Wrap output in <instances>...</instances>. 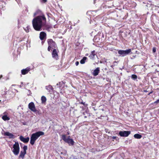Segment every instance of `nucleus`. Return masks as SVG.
<instances>
[{"label": "nucleus", "mask_w": 159, "mask_h": 159, "mask_svg": "<svg viewBox=\"0 0 159 159\" xmlns=\"http://www.w3.org/2000/svg\"><path fill=\"white\" fill-rule=\"evenodd\" d=\"M46 19L44 15L39 16L34 18L32 20L34 28L36 31H41L42 27L45 25Z\"/></svg>", "instance_id": "obj_1"}, {"label": "nucleus", "mask_w": 159, "mask_h": 159, "mask_svg": "<svg viewBox=\"0 0 159 159\" xmlns=\"http://www.w3.org/2000/svg\"><path fill=\"white\" fill-rule=\"evenodd\" d=\"M44 134L42 131H38L32 134L30 137V143L32 145L34 144L35 141L41 135Z\"/></svg>", "instance_id": "obj_2"}, {"label": "nucleus", "mask_w": 159, "mask_h": 159, "mask_svg": "<svg viewBox=\"0 0 159 159\" xmlns=\"http://www.w3.org/2000/svg\"><path fill=\"white\" fill-rule=\"evenodd\" d=\"M47 42L48 45V50H50L51 49L53 50H57V45L56 43L52 39H48Z\"/></svg>", "instance_id": "obj_3"}, {"label": "nucleus", "mask_w": 159, "mask_h": 159, "mask_svg": "<svg viewBox=\"0 0 159 159\" xmlns=\"http://www.w3.org/2000/svg\"><path fill=\"white\" fill-rule=\"evenodd\" d=\"M12 152L15 155L18 154L20 151V147L18 142H15L13 146Z\"/></svg>", "instance_id": "obj_4"}, {"label": "nucleus", "mask_w": 159, "mask_h": 159, "mask_svg": "<svg viewBox=\"0 0 159 159\" xmlns=\"http://www.w3.org/2000/svg\"><path fill=\"white\" fill-rule=\"evenodd\" d=\"M69 136L66 138L65 135L62 136V139L66 142L68 143L70 145H73L74 144V142L72 139H70Z\"/></svg>", "instance_id": "obj_5"}, {"label": "nucleus", "mask_w": 159, "mask_h": 159, "mask_svg": "<svg viewBox=\"0 0 159 159\" xmlns=\"http://www.w3.org/2000/svg\"><path fill=\"white\" fill-rule=\"evenodd\" d=\"M130 133L129 131H121L119 133V135L122 137H127Z\"/></svg>", "instance_id": "obj_6"}, {"label": "nucleus", "mask_w": 159, "mask_h": 159, "mask_svg": "<svg viewBox=\"0 0 159 159\" xmlns=\"http://www.w3.org/2000/svg\"><path fill=\"white\" fill-rule=\"evenodd\" d=\"M130 52L131 50H119L118 52L122 56H124L130 53Z\"/></svg>", "instance_id": "obj_7"}, {"label": "nucleus", "mask_w": 159, "mask_h": 159, "mask_svg": "<svg viewBox=\"0 0 159 159\" xmlns=\"http://www.w3.org/2000/svg\"><path fill=\"white\" fill-rule=\"evenodd\" d=\"M28 106L29 108L32 111L34 112H36V111L37 110L35 109L34 104L33 102H31L29 104Z\"/></svg>", "instance_id": "obj_8"}, {"label": "nucleus", "mask_w": 159, "mask_h": 159, "mask_svg": "<svg viewBox=\"0 0 159 159\" xmlns=\"http://www.w3.org/2000/svg\"><path fill=\"white\" fill-rule=\"evenodd\" d=\"M20 139L21 141L23 142L24 143H27L29 142L30 138L29 137H27L26 138H25L23 136H20Z\"/></svg>", "instance_id": "obj_9"}, {"label": "nucleus", "mask_w": 159, "mask_h": 159, "mask_svg": "<svg viewBox=\"0 0 159 159\" xmlns=\"http://www.w3.org/2000/svg\"><path fill=\"white\" fill-rule=\"evenodd\" d=\"M46 34L44 32H41L39 34V38L40 40H43L46 39Z\"/></svg>", "instance_id": "obj_10"}, {"label": "nucleus", "mask_w": 159, "mask_h": 159, "mask_svg": "<svg viewBox=\"0 0 159 159\" xmlns=\"http://www.w3.org/2000/svg\"><path fill=\"white\" fill-rule=\"evenodd\" d=\"M4 135L8 136L10 139L14 138V135L10 133L9 132H6L4 133Z\"/></svg>", "instance_id": "obj_11"}, {"label": "nucleus", "mask_w": 159, "mask_h": 159, "mask_svg": "<svg viewBox=\"0 0 159 159\" xmlns=\"http://www.w3.org/2000/svg\"><path fill=\"white\" fill-rule=\"evenodd\" d=\"M52 55V57L55 59L57 60L58 59V55L57 50H53Z\"/></svg>", "instance_id": "obj_12"}, {"label": "nucleus", "mask_w": 159, "mask_h": 159, "mask_svg": "<svg viewBox=\"0 0 159 159\" xmlns=\"http://www.w3.org/2000/svg\"><path fill=\"white\" fill-rule=\"evenodd\" d=\"M30 70V68L29 67H27L26 68L21 70V73L23 75H25L27 74Z\"/></svg>", "instance_id": "obj_13"}, {"label": "nucleus", "mask_w": 159, "mask_h": 159, "mask_svg": "<svg viewBox=\"0 0 159 159\" xmlns=\"http://www.w3.org/2000/svg\"><path fill=\"white\" fill-rule=\"evenodd\" d=\"M99 67L97 68L93 72V75L94 76H97L98 75L99 72Z\"/></svg>", "instance_id": "obj_14"}, {"label": "nucleus", "mask_w": 159, "mask_h": 159, "mask_svg": "<svg viewBox=\"0 0 159 159\" xmlns=\"http://www.w3.org/2000/svg\"><path fill=\"white\" fill-rule=\"evenodd\" d=\"M26 152H24L23 151H21L20 155H19V157H21L22 159H23L25 156V155L26 154Z\"/></svg>", "instance_id": "obj_15"}, {"label": "nucleus", "mask_w": 159, "mask_h": 159, "mask_svg": "<svg viewBox=\"0 0 159 159\" xmlns=\"http://www.w3.org/2000/svg\"><path fill=\"white\" fill-rule=\"evenodd\" d=\"M95 55V51L94 50L92 52L91 54L90 55L89 57L91 59H93L94 58Z\"/></svg>", "instance_id": "obj_16"}, {"label": "nucleus", "mask_w": 159, "mask_h": 159, "mask_svg": "<svg viewBox=\"0 0 159 159\" xmlns=\"http://www.w3.org/2000/svg\"><path fill=\"white\" fill-rule=\"evenodd\" d=\"M87 59V57H83L82 59L80 61V63L81 64H84L85 62V61Z\"/></svg>", "instance_id": "obj_17"}, {"label": "nucleus", "mask_w": 159, "mask_h": 159, "mask_svg": "<svg viewBox=\"0 0 159 159\" xmlns=\"http://www.w3.org/2000/svg\"><path fill=\"white\" fill-rule=\"evenodd\" d=\"M142 137L141 135L138 134H135L134 135V137L137 139H140L142 138Z\"/></svg>", "instance_id": "obj_18"}, {"label": "nucleus", "mask_w": 159, "mask_h": 159, "mask_svg": "<svg viewBox=\"0 0 159 159\" xmlns=\"http://www.w3.org/2000/svg\"><path fill=\"white\" fill-rule=\"evenodd\" d=\"M80 104L83 105V106H82V107L83 110H84L86 108L87 105L85 104V102L84 103L82 102H80Z\"/></svg>", "instance_id": "obj_19"}, {"label": "nucleus", "mask_w": 159, "mask_h": 159, "mask_svg": "<svg viewBox=\"0 0 159 159\" xmlns=\"http://www.w3.org/2000/svg\"><path fill=\"white\" fill-rule=\"evenodd\" d=\"M2 118L3 119V120H10L9 118L7 117V116L6 115L3 116L2 117Z\"/></svg>", "instance_id": "obj_20"}, {"label": "nucleus", "mask_w": 159, "mask_h": 159, "mask_svg": "<svg viewBox=\"0 0 159 159\" xmlns=\"http://www.w3.org/2000/svg\"><path fill=\"white\" fill-rule=\"evenodd\" d=\"M46 89L47 90H48L49 91H50V90H52L53 88L51 85H49L48 86H46Z\"/></svg>", "instance_id": "obj_21"}, {"label": "nucleus", "mask_w": 159, "mask_h": 159, "mask_svg": "<svg viewBox=\"0 0 159 159\" xmlns=\"http://www.w3.org/2000/svg\"><path fill=\"white\" fill-rule=\"evenodd\" d=\"M46 98L44 96H42L41 97V101L42 103H44L46 102Z\"/></svg>", "instance_id": "obj_22"}, {"label": "nucleus", "mask_w": 159, "mask_h": 159, "mask_svg": "<svg viewBox=\"0 0 159 159\" xmlns=\"http://www.w3.org/2000/svg\"><path fill=\"white\" fill-rule=\"evenodd\" d=\"M29 26H27L26 28H24V29L27 33L29 32Z\"/></svg>", "instance_id": "obj_23"}, {"label": "nucleus", "mask_w": 159, "mask_h": 159, "mask_svg": "<svg viewBox=\"0 0 159 159\" xmlns=\"http://www.w3.org/2000/svg\"><path fill=\"white\" fill-rule=\"evenodd\" d=\"M131 78L132 79L135 80L137 78V76L135 75H133L131 76Z\"/></svg>", "instance_id": "obj_24"}, {"label": "nucleus", "mask_w": 159, "mask_h": 159, "mask_svg": "<svg viewBox=\"0 0 159 159\" xmlns=\"http://www.w3.org/2000/svg\"><path fill=\"white\" fill-rule=\"evenodd\" d=\"M27 149V146H24L23 147V152H26V151Z\"/></svg>", "instance_id": "obj_25"}, {"label": "nucleus", "mask_w": 159, "mask_h": 159, "mask_svg": "<svg viewBox=\"0 0 159 159\" xmlns=\"http://www.w3.org/2000/svg\"><path fill=\"white\" fill-rule=\"evenodd\" d=\"M41 0V2H43V3H45L47 1V0Z\"/></svg>", "instance_id": "obj_26"}, {"label": "nucleus", "mask_w": 159, "mask_h": 159, "mask_svg": "<svg viewBox=\"0 0 159 159\" xmlns=\"http://www.w3.org/2000/svg\"><path fill=\"white\" fill-rule=\"evenodd\" d=\"M159 102V99L157 100L156 101L154 102V103H157Z\"/></svg>", "instance_id": "obj_27"}, {"label": "nucleus", "mask_w": 159, "mask_h": 159, "mask_svg": "<svg viewBox=\"0 0 159 159\" xmlns=\"http://www.w3.org/2000/svg\"><path fill=\"white\" fill-rule=\"evenodd\" d=\"M84 112L83 113V115H81V116L82 117H86V116H84Z\"/></svg>", "instance_id": "obj_28"}, {"label": "nucleus", "mask_w": 159, "mask_h": 159, "mask_svg": "<svg viewBox=\"0 0 159 159\" xmlns=\"http://www.w3.org/2000/svg\"><path fill=\"white\" fill-rule=\"evenodd\" d=\"M75 64L76 66H78L79 64V62L78 61H76L75 62Z\"/></svg>", "instance_id": "obj_29"}, {"label": "nucleus", "mask_w": 159, "mask_h": 159, "mask_svg": "<svg viewBox=\"0 0 159 159\" xmlns=\"http://www.w3.org/2000/svg\"><path fill=\"white\" fill-rule=\"evenodd\" d=\"M38 11H37L36 12H35V13H34V16H36L37 15V13Z\"/></svg>", "instance_id": "obj_30"}, {"label": "nucleus", "mask_w": 159, "mask_h": 159, "mask_svg": "<svg viewBox=\"0 0 159 159\" xmlns=\"http://www.w3.org/2000/svg\"><path fill=\"white\" fill-rule=\"evenodd\" d=\"M79 44H80V43H76L75 44V45L77 46H79Z\"/></svg>", "instance_id": "obj_31"}, {"label": "nucleus", "mask_w": 159, "mask_h": 159, "mask_svg": "<svg viewBox=\"0 0 159 159\" xmlns=\"http://www.w3.org/2000/svg\"><path fill=\"white\" fill-rule=\"evenodd\" d=\"M153 93V91H151L148 94V95H149L150 94L152 93Z\"/></svg>", "instance_id": "obj_32"}, {"label": "nucleus", "mask_w": 159, "mask_h": 159, "mask_svg": "<svg viewBox=\"0 0 159 159\" xmlns=\"http://www.w3.org/2000/svg\"><path fill=\"white\" fill-rule=\"evenodd\" d=\"M143 92H148V91L146 90H143Z\"/></svg>", "instance_id": "obj_33"}, {"label": "nucleus", "mask_w": 159, "mask_h": 159, "mask_svg": "<svg viewBox=\"0 0 159 159\" xmlns=\"http://www.w3.org/2000/svg\"><path fill=\"white\" fill-rule=\"evenodd\" d=\"M116 138V137H115V136L113 137V139H115Z\"/></svg>", "instance_id": "obj_34"}, {"label": "nucleus", "mask_w": 159, "mask_h": 159, "mask_svg": "<svg viewBox=\"0 0 159 159\" xmlns=\"http://www.w3.org/2000/svg\"><path fill=\"white\" fill-rule=\"evenodd\" d=\"M153 53H154L155 52L156 50H152Z\"/></svg>", "instance_id": "obj_35"}, {"label": "nucleus", "mask_w": 159, "mask_h": 159, "mask_svg": "<svg viewBox=\"0 0 159 159\" xmlns=\"http://www.w3.org/2000/svg\"><path fill=\"white\" fill-rule=\"evenodd\" d=\"M152 50H156L155 48H153Z\"/></svg>", "instance_id": "obj_36"}, {"label": "nucleus", "mask_w": 159, "mask_h": 159, "mask_svg": "<svg viewBox=\"0 0 159 159\" xmlns=\"http://www.w3.org/2000/svg\"><path fill=\"white\" fill-rule=\"evenodd\" d=\"M85 49V48H82V49Z\"/></svg>", "instance_id": "obj_37"}, {"label": "nucleus", "mask_w": 159, "mask_h": 159, "mask_svg": "<svg viewBox=\"0 0 159 159\" xmlns=\"http://www.w3.org/2000/svg\"><path fill=\"white\" fill-rule=\"evenodd\" d=\"M2 77V75L1 76H0V78H1Z\"/></svg>", "instance_id": "obj_38"}, {"label": "nucleus", "mask_w": 159, "mask_h": 159, "mask_svg": "<svg viewBox=\"0 0 159 159\" xmlns=\"http://www.w3.org/2000/svg\"><path fill=\"white\" fill-rule=\"evenodd\" d=\"M128 50H131V49H129Z\"/></svg>", "instance_id": "obj_39"}]
</instances>
